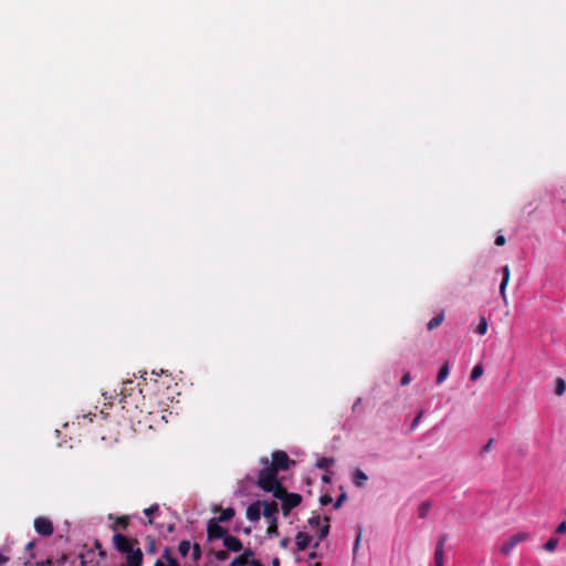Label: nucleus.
Returning a JSON list of instances; mask_svg holds the SVG:
<instances>
[{
    "label": "nucleus",
    "mask_w": 566,
    "mask_h": 566,
    "mask_svg": "<svg viewBox=\"0 0 566 566\" xmlns=\"http://www.w3.org/2000/svg\"><path fill=\"white\" fill-rule=\"evenodd\" d=\"M109 530L114 533L112 544L114 548L125 556V562L120 566H143L144 554L139 547V541L135 535L128 532L132 524L130 515L114 516L108 515Z\"/></svg>",
    "instance_id": "1"
},
{
    "label": "nucleus",
    "mask_w": 566,
    "mask_h": 566,
    "mask_svg": "<svg viewBox=\"0 0 566 566\" xmlns=\"http://www.w3.org/2000/svg\"><path fill=\"white\" fill-rule=\"evenodd\" d=\"M263 468L259 471L256 485L265 492L272 494L277 488L283 486L282 482L277 479V471L270 464L268 459L261 460Z\"/></svg>",
    "instance_id": "2"
},
{
    "label": "nucleus",
    "mask_w": 566,
    "mask_h": 566,
    "mask_svg": "<svg viewBox=\"0 0 566 566\" xmlns=\"http://www.w3.org/2000/svg\"><path fill=\"white\" fill-rule=\"evenodd\" d=\"M273 496L277 500L282 501V504L294 509L298 506L302 502V496L298 493H290L283 486L277 488V490L273 493Z\"/></svg>",
    "instance_id": "3"
},
{
    "label": "nucleus",
    "mask_w": 566,
    "mask_h": 566,
    "mask_svg": "<svg viewBox=\"0 0 566 566\" xmlns=\"http://www.w3.org/2000/svg\"><path fill=\"white\" fill-rule=\"evenodd\" d=\"M527 539L528 534L525 532L514 534L500 546L499 551L502 555H510L514 547H516L518 544L523 542H526Z\"/></svg>",
    "instance_id": "4"
},
{
    "label": "nucleus",
    "mask_w": 566,
    "mask_h": 566,
    "mask_svg": "<svg viewBox=\"0 0 566 566\" xmlns=\"http://www.w3.org/2000/svg\"><path fill=\"white\" fill-rule=\"evenodd\" d=\"M228 535L227 528L220 525V522L216 520V517L210 518L207 524V536L209 541L213 539H224Z\"/></svg>",
    "instance_id": "5"
},
{
    "label": "nucleus",
    "mask_w": 566,
    "mask_h": 566,
    "mask_svg": "<svg viewBox=\"0 0 566 566\" xmlns=\"http://www.w3.org/2000/svg\"><path fill=\"white\" fill-rule=\"evenodd\" d=\"M294 463L290 460L289 455L284 451H274L272 453V461L270 464L275 468V470L279 471H285L289 470L290 464Z\"/></svg>",
    "instance_id": "6"
},
{
    "label": "nucleus",
    "mask_w": 566,
    "mask_h": 566,
    "mask_svg": "<svg viewBox=\"0 0 566 566\" xmlns=\"http://www.w3.org/2000/svg\"><path fill=\"white\" fill-rule=\"evenodd\" d=\"M34 530L41 536H51L54 532V526L50 518L40 516L34 520Z\"/></svg>",
    "instance_id": "7"
},
{
    "label": "nucleus",
    "mask_w": 566,
    "mask_h": 566,
    "mask_svg": "<svg viewBox=\"0 0 566 566\" xmlns=\"http://www.w3.org/2000/svg\"><path fill=\"white\" fill-rule=\"evenodd\" d=\"M448 539L447 534H442L436 545L434 551V566H443V557H444V544Z\"/></svg>",
    "instance_id": "8"
},
{
    "label": "nucleus",
    "mask_w": 566,
    "mask_h": 566,
    "mask_svg": "<svg viewBox=\"0 0 566 566\" xmlns=\"http://www.w3.org/2000/svg\"><path fill=\"white\" fill-rule=\"evenodd\" d=\"M262 503V514L268 520L277 518L276 513L279 512V505L275 501H261Z\"/></svg>",
    "instance_id": "9"
},
{
    "label": "nucleus",
    "mask_w": 566,
    "mask_h": 566,
    "mask_svg": "<svg viewBox=\"0 0 566 566\" xmlns=\"http://www.w3.org/2000/svg\"><path fill=\"white\" fill-rule=\"evenodd\" d=\"M262 514V503L260 500L251 503L247 509V517L251 522H256L260 520Z\"/></svg>",
    "instance_id": "10"
},
{
    "label": "nucleus",
    "mask_w": 566,
    "mask_h": 566,
    "mask_svg": "<svg viewBox=\"0 0 566 566\" xmlns=\"http://www.w3.org/2000/svg\"><path fill=\"white\" fill-rule=\"evenodd\" d=\"M223 545L227 548V551L230 552H240L243 548L242 542L232 535H227L223 539Z\"/></svg>",
    "instance_id": "11"
},
{
    "label": "nucleus",
    "mask_w": 566,
    "mask_h": 566,
    "mask_svg": "<svg viewBox=\"0 0 566 566\" xmlns=\"http://www.w3.org/2000/svg\"><path fill=\"white\" fill-rule=\"evenodd\" d=\"M159 513V505L158 504H153L150 505L149 507L145 509L144 510V514L146 516H148V520L145 521L143 518H139V521L144 524V525H155V521H154V516L155 515H158Z\"/></svg>",
    "instance_id": "12"
},
{
    "label": "nucleus",
    "mask_w": 566,
    "mask_h": 566,
    "mask_svg": "<svg viewBox=\"0 0 566 566\" xmlns=\"http://www.w3.org/2000/svg\"><path fill=\"white\" fill-rule=\"evenodd\" d=\"M297 551H305L311 544V536L304 532H298L295 536Z\"/></svg>",
    "instance_id": "13"
},
{
    "label": "nucleus",
    "mask_w": 566,
    "mask_h": 566,
    "mask_svg": "<svg viewBox=\"0 0 566 566\" xmlns=\"http://www.w3.org/2000/svg\"><path fill=\"white\" fill-rule=\"evenodd\" d=\"M367 480H368V476L366 475V473L364 471H361L360 469L355 470V472L353 474V483L357 488L365 486Z\"/></svg>",
    "instance_id": "14"
},
{
    "label": "nucleus",
    "mask_w": 566,
    "mask_h": 566,
    "mask_svg": "<svg viewBox=\"0 0 566 566\" xmlns=\"http://www.w3.org/2000/svg\"><path fill=\"white\" fill-rule=\"evenodd\" d=\"M502 274H503V277H502V282L500 284V293L501 295L505 298V287L509 283V280H510V268L509 265H505L502 268Z\"/></svg>",
    "instance_id": "15"
},
{
    "label": "nucleus",
    "mask_w": 566,
    "mask_h": 566,
    "mask_svg": "<svg viewBox=\"0 0 566 566\" xmlns=\"http://www.w3.org/2000/svg\"><path fill=\"white\" fill-rule=\"evenodd\" d=\"M443 321H444V312H441L428 322L427 329L428 331L436 329L437 327H439L442 324Z\"/></svg>",
    "instance_id": "16"
},
{
    "label": "nucleus",
    "mask_w": 566,
    "mask_h": 566,
    "mask_svg": "<svg viewBox=\"0 0 566 566\" xmlns=\"http://www.w3.org/2000/svg\"><path fill=\"white\" fill-rule=\"evenodd\" d=\"M235 515V511L232 507H227L221 511V514L216 518L218 522H229Z\"/></svg>",
    "instance_id": "17"
},
{
    "label": "nucleus",
    "mask_w": 566,
    "mask_h": 566,
    "mask_svg": "<svg viewBox=\"0 0 566 566\" xmlns=\"http://www.w3.org/2000/svg\"><path fill=\"white\" fill-rule=\"evenodd\" d=\"M449 363L447 361L440 367L436 382L438 385L442 384L449 376Z\"/></svg>",
    "instance_id": "18"
},
{
    "label": "nucleus",
    "mask_w": 566,
    "mask_h": 566,
    "mask_svg": "<svg viewBox=\"0 0 566 566\" xmlns=\"http://www.w3.org/2000/svg\"><path fill=\"white\" fill-rule=\"evenodd\" d=\"M334 462H335L334 458L322 457L317 460L316 467L318 469H322V470H325L326 472H328L329 467L333 465Z\"/></svg>",
    "instance_id": "19"
},
{
    "label": "nucleus",
    "mask_w": 566,
    "mask_h": 566,
    "mask_svg": "<svg viewBox=\"0 0 566 566\" xmlns=\"http://www.w3.org/2000/svg\"><path fill=\"white\" fill-rule=\"evenodd\" d=\"M146 541V553L153 555L156 553V539L153 535H147Z\"/></svg>",
    "instance_id": "20"
},
{
    "label": "nucleus",
    "mask_w": 566,
    "mask_h": 566,
    "mask_svg": "<svg viewBox=\"0 0 566 566\" xmlns=\"http://www.w3.org/2000/svg\"><path fill=\"white\" fill-rule=\"evenodd\" d=\"M277 518L269 520V526L266 530V533L269 536H277L279 535V526H277Z\"/></svg>",
    "instance_id": "21"
},
{
    "label": "nucleus",
    "mask_w": 566,
    "mask_h": 566,
    "mask_svg": "<svg viewBox=\"0 0 566 566\" xmlns=\"http://www.w3.org/2000/svg\"><path fill=\"white\" fill-rule=\"evenodd\" d=\"M191 547H192V546H191L190 541L185 539V541H181V542L179 543L178 552H179V554H180L181 556H184V557H185V556H187V555H188V553L190 552Z\"/></svg>",
    "instance_id": "22"
},
{
    "label": "nucleus",
    "mask_w": 566,
    "mask_h": 566,
    "mask_svg": "<svg viewBox=\"0 0 566 566\" xmlns=\"http://www.w3.org/2000/svg\"><path fill=\"white\" fill-rule=\"evenodd\" d=\"M164 558L169 566H180L178 560L171 555L170 548L166 547L164 551Z\"/></svg>",
    "instance_id": "23"
},
{
    "label": "nucleus",
    "mask_w": 566,
    "mask_h": 566,
    "mask_svg": "<svg viewBox=\"0 0 566 566\" xmlns=\"http://www.w3.org/2000/svg\"><path fill=\"white\" fill-rule=\"evenodd\" d=\"M482 375H483V366L481 364H478L473 367L471 375H470V379L472 381H474V380L479 379Z\"/></svg>",
    "instance_id": "24"
},
{
    "label": "nucleus",
    "mask_w": 566,
    "mask_h": 566,
    "mask_svg": "<svg viewBox=\"0 0 566 566\" xmlns=\"http://www.w3.org/2000/svg\"><path fill=\"white\" fill-rule=\"evenodd\" d=\"M324 522H325V524L319 528V533H318L319 541H323L328 535V532H329V525H328L329 518L325 516Z\"/></svg>",
    "instance_id": "25"
},
{
    "label": "nucleus",
    "mask_w": 566,
    "mask_h": 566,
    "mask_svg": "<svg viewBox=\"0 0 566 566\" xmlns=\"http://www.w3.org/2000/svg\"><path fill=\"white\" fill-rule=\"evenodd\" d=\"M566 390V382L562 378H557L556 386H555V394L557 396H562Z\"/></svg>",
    "instance_id": "26"
},
{
    "label": "nucleus",
    "mask_w": 566,
    "mask_h": 566,
    "mask_svg": "<svg viewBox=\"0 0 566 566\" xmlns=\"http://www.w3.org/2000/svg\"><path fill=\"white\" fill-rule=\"evenodd\" d=\"M250 559H245V556H238L235 557L229 566H245V565H250Z\"/></svg>",
    "instance_id": "27"
},
{
    "label": "nucleus",
    "mask_w": 566,
    "mask_h": 566,
    "mask_svg": "<svg viewBox=\"0 0 566 566\" xmlns=\"http://www.w3.org/2000/svg\"><path fill=\"white\" fill-rule=\"evenodd\" d=\"M486 331H488V322L484 317H481L475 332L480 335H484L486 333Z\"/></svg>",
    "instance_id": "28"
},
{
    "label": "nucleus",
    "mask_w": 566,
    "mask_h": 566,
    "mask_svg": "<svg viewBox=\"0 0 566 566\" xmlns=\"http://www.w3.org/2000/svg\"><path fill=\"white\" fill-rule=\"evenodd\" d=\"M430 503L424 502L419 506L418 514L420 518H424L430 510Z\"/></svg>",
    "instance_id": "29"
},
{
    "label": "nucleus",
    "mask_w": 566,
    "mask_h": 566,
    "mask_svg": "<svg viewBox=\"0 0 566 566\" xmlns=\"http://www.w3.org/2000/svg\"><path fill=\"white\" fill-rule=\"evenodd\" d=\"M191 556H192V559L193 562H198L201 557V547L199 544H193L192 547H191Z\"/></svg>",
    "instance_id": "30"
},
{
    "label": "nucleus",
    "mask_w": 566,
    "mask_h": 566,
    "mask_svg": "<svg viewBox=\"0 0 566 566\" xmlns=\"http://www.w3.org/2000/svg\"><path fill=\"white\" fill-rule=\"evenodd\" d=\"M557 544H558V539L555 537H552L547 543L544 544L543 548L547 552H553V551H555Z\"/></svg>",
    "instance_id": "31"
},
{
    "label": "nucleus",
    "mask_w": 566,
    "mask_h": 566,
    "mask_svg": "<svg viewBox=\"0 0 566 566\" xmlns=\"http://www.w3.org/2000/svg\"><path fill=\"white\" fill-rule=\"evenodd\" d=\"M34 545H35L34 541H31L25 545V553L29 554V559L27 562H30V559L34 558V553H33Z\"/></svg>",
    "instance_id": "32"
},
{
    "label": "nucleus",
    "mask_w": 566,
    "mask_h": 566,
    "mask_svg": "<svg viewBox=\"0 0 566 566\" xmlns=\"http://www.w3.org/2000/svg\"><path fill=\"white\" fill-rule=\"evenodd\" d=\"M94 546L96 549H98V555L102 559L106 558V552L103 549L102 543L99 541H95Z\"/></svg>",
    "instance_id": "33"
},
{
    "label": "nucleus",
    "mask_w": 566,
    "mask_h": 566,
    "mask_svg": "<svg viewBox=\"0 0 566 566\" xmlns=\"http://www.w3.org/2000/svg\"><path fill=\"white\" fill-rule=\"evenodd\" d=\"M214 557L218 559V560H226L229 558V553L228 551H218L214 553Z\"/></svg>",
    "instance_id": "34"
},
{
    "label": "nucleus",
    "mask_w": 566,
    "mask_h": 566,
    "mask_svg": "<svg viewBox=\"0 0 566 566\" xmlns=\"http://www.w3.org/2000/svg\"><path fill=\"white\" fill-rule=\"evenodd\" d=\"M308 524L311 527H318L321 525V517L318 515L316 516H312L310 520H308Z\"/></svg>",
    "instance_id": "35"
},
{
    "label": "nucleus",
    "mask_w": 566,
    "mask_h": 566,
    "mask_svg": "<svg viewBox=\"0 0 566 566\" xmlns=\"http://www.w3.org/2000/svg\"><path fill=\"white\" fill-rule=\"evenodd\" d=\"M493 443H494V439H490L481 449V453L484 454V453H488L491 451L492 447H493Z\"/></svg>",
    "instance_id": "36"
},
{
    "label": "nucleus",
    "mask_w": 566,
    "mask_h": 566,
    "mask_svg": "<svg viewBox=\"0 0 566 566\" xmlns=\"http://www.w3.org/2000/svg\"><path fill=\"white\" fill-rule=\"evenodd\" d=\"M346 499H347L346 493H342V494L337 497V500H336V502H335V504H334V507H335V509L340 507V506H342V504L346 501Z\"/></svg>",
    "instance_id": "37"
},
{
    "label": "nucleus",
    "mask_w": 566,
    "mask_h": 566,
    "mask_svg": "<svg viewBox=\"0 0 566 566\" xmlns=\"http://www.w3.org/2000/svg\"><path fill=\"white\" fill-rule=\"evenodd\" d=\"M333 499L332 496H329L328 494H324L321 496L319 499V503L325 506V505H328L329 503H332Z\"/></svg>",
    "instance_id": "38"
},
{
    "label": "nucleus",
    "mask_w": 566,
    "mask_h": 566,
    "mask_svg": "<svg viewBox=\"0 0 566 566\" xmlns=\"http://www.w3.org/2000/svg\"><path fill=\"white\" fill-rule=\"evenodd\" d=\"M505 242H506V239H505V237H504L503 234H497V235H496V238H495V240H494V243H495V245H497V247H502V245H504V244H505Z\"/></svg>",
    "instance_id": "39"
},
{
    "label": "nucleus",
    "mask_w": 566,
    "mask_h": 566,
    "mask_svg": "<svg viewBox=\"0 0 566 566\" xmlns=\"http://www.w3.org/2000/svg\"><path fill=\"white\" fill-rule=\"evenodd\" d=\"M411 378H410V374L409 373H406L401 379H400V384L402 386H407L409 382H410Z\"/></svg>",
    "instance_id": "40"
},
{
    "label": "nucleus",
    "mask_w": 566,
    "mask_h": 566,
    "mask_svg": "<svg viewBox=\"0 0 566 566\" xmlns=\"http://www.w3.org/2000/svg\"><path fill=\"white\" fill-rule=\"evenodd\" d=\"M555 532H556L557 534H565V533H566V522H565V521H564V522H562V523L557 526V528H556V531H555Z\"/></svg>",
    "instance_id": "41"
},
{
    "label": "nucleus",
    "mask_w": 566,
    "mask_h": 566,
    "mask_svg": "<svg viewBox=\"0 0 566 566\" xmlns=\"http://www.w3.org/2000/svg\"><path fill=\"white\" fill-rule=\"evenodd\" d=\"M360 539H361V530H359V532L356 536L355 544H354V553H356V551L358 549Z\"/></svg>",
    "instance_id": "42"
},
{
    "label": "nucleus",
    "mask_w": 566,
    "mask_h": 566,
    "mask_svg": "<svg viewBox=\"0 0 566 566\" xmlns=\"http://www.w3.org/2000/svg\"><path fill=\"white\" fill-rule=\"evenodd\" d=\"M421 417H422V412H419V413L416 416V418L413 419V421H412V423H411V429H415V428L418 426V423H419V421H420Z\"/></svg>",
    "instance_id": "43"
},
{
    "label": "nucleus",
    "mask_w": 566,
    "mask_h": 566,
    "mask_svg": "<svg viewBox=\"0 0 566 566\" xmlns=\"http://www.w3.org/2000/svg\"><path fill=\"white\" fill-rule=\"evenodd\" d=\"M280 545H281V547H283V548H287V547H289V545H290V538H289V537H284V538H282V539H281V542H280Z\"/></svg>",
    "instance_id": "44"
},
{
    "label": "nucleus",
    "mask_w": 566,
    "mask_h": 566,
    "mask_svg": "<svg viewBox=\"0 0 566 566\" xmlns=\"http://www.w3.org/2000/svg\"><path fill=\"white\" fill-rule=\"evenodd\" d=\"M292 510L293 509H291L290 506L282 504V513L284 516H287Z\"/></svg>",
    "instance_id": "45"
},
{
    "label": "nucleus",
    "mask_w": 566,
    "mask_h": 566,
    "mask_svg": "<svg viewBox=\"0 0 566 566\" xmlns=\"http://www.w3.org/2000/svg\"><path fill=\"white\" fill-rule=\"evenodd\" d=\"M39 566H52L53 562L50 558H46L43 562L38 563Z\"/></svg>",
    "instance_id": "46"
},
{
    "label": "nucleus",
    "mask_w": 566,
    "mask_h": 566,
    "mask_svg": "<svg viewBox=\"0 0 566 566\" xmlns=\"http://www.w3.org/2000/svg\"><path fill=\"white\" fill-rule=\"evenodd\" d=\"M254 555V552L251 551V549H247L243 554H241L240 556H245V559H249L251 556Z\"/></svg>",
    "instance_id": "47"
},
{
    "label": "nucleus",
    "mask_w": 566,
    "mask_h": 566,
    "mask_svg": "<svg viewBox=\"0 0 566 566\" xmlns=\"http://www.w3.org/2000/svg\"><path fill=\"white\" fill-rule=\"evenodd\" d=\"M361 403V398H358L354 405H353V411H356L357 408H359V405Z\"/></svg>",
    "instance_id": "48"
},
{
    "label": "nucleus",
    "mask_w": 566,
    "mask_h": 566,
    "mask_svg": "<svg viewBox=\"0 0 566 566\" xmlns=\"http://www.w3.org/2000/svg\"><path fill=\"white\" fill-rule=\"evenodd\" d=\"M250 565L251 566H263L262 563L258 559H251Z\"/></svg>",
    "instance_id": "49"
},
{
    "label": "nucleus",
    "mask_w": 566,
    "mask_h": 566,
    "mask_svg": "<svg viewBox=\"0 0 566 566\" xmlns=\"http://www.w3.org/2000/svg\"><path fill=\"white\" fill-rule=\"evenodd\" d=\"M9 560V558L2 554H0V565H3L4 563H7Z\"/></svg>",
    "instance_id": "50"
},
{
    "label": "nucleus",
    "mask_w": 566,
    "mask_h": 566,
    "mask_svg": "<svg viewBox=\"0 0 566 566\" xmlns=\"http://www.w3.org/2000/svg\"><path fill=\"white\" fill-rule=\"evenodd\" d=\"M154 566H167V565H165L163 560L157 559V560L155 562Z\"/></svg>",
    "instance_id": "51"
},
{
    "label": "nucleus",
    "mask_w": 566,
    "mask_h": 566,
    "mask_svg": "<svg viewBox=\"0 0 566 566\" xmlns=\"http://www.w3.org/2000/svg\"><path fill=\"white\" fill-rule=\"evenodd\" d=\"M272 565L273 566H280V559L277 557H275L273 560H272Z\"/></svg>",
    "instance_id": "52"
},
{
    "label": "nucleus",
    "mask_w": 566,
    "mask_h": 566,
    "mask_svg": "<svg viewBox=\"0 0 566 566\" xmlns=\"http://www.w3.org/2000/svg\"><path fill=\"white\" fill-rule=\"evenodd\" d=\"M322 481H323V482H325V483H328V482H329V478H328V475H327V474H324V475L322 476Z\"/></svg>",
    "instance_id": "53"
},
{
    "label": "nucleus",
    "mask_w": 566,
    "mask_h": 566,
    "mask_svg": "<svg viewBox=\"0 0 566 566\" xmlns=\"http://www.w3.org/2000/svg\"><path fill=\"white\" fill-rule=\"evenodd\" d=\"M65 558H66V557H65V556H63L61 559L56 560V563H57L59 565H63V564H64V562H65Z\"/></svg>",
    "instance_id": "54"
},
{
    "label": "nucleus",
    "mask_w": 566,
    "mask_h": 566,
    "mask_svg": "<svg viewBox=\"0 0 566 566\" xmlns=\"http://www.w3.org/2000/svg\"><path fill=\"white\" fill-rule=\"evenodd\" d=\"M174 528H175V527H174V525H170V526L168 527V531H169V532H172V531H174Z\"/></svg>",
    "instance_id": "55"
},
{
    "label": "nucleus",
    "mask_w": 566,
    "mask_h": 566,
    "mask_svg": "<svg viewBox=\"0 0 566 566\" xmlns=\"http://www.w3.org/2000/svg\"><path fill=\"white\" fill-rule=\"evenodd\" d=\"M250 532H251V530H250V528H245V530H244V533H247V534H250Z\"/></svg>",
    "instance_id": "56"
},
{
    "label": "nucleus",
    "mask_w": 566,
    "mask_h": 566,
    "mask_svg": "<svg viewBox=\"0 0 566 566\" xmlns=\"http://www.w3.org/2000/svg\"><path fill=\"white\" fill-rule=\"evenodd\" d=\"M80 557L82 558V565H84L83 554H80Z\"/></svg>",
    "instance_id": "57"
},
{
    "label": "nucleus",
    "mask_w": 566,
    "mask_h": 566,
    "mask_svg": "<svg viewBox=\"0 0 566 566\" xmlns=\"http://www.w3.org/2000/svg\"><path fill=\"white\" fill-rule=\"evenodd\" d=\"M565 514H566V510H565Z\"/></svg>",
    "instance_id": "58"
}]
</instances>
